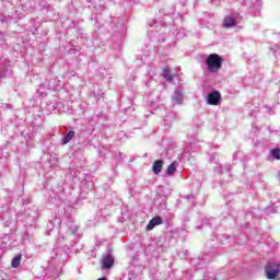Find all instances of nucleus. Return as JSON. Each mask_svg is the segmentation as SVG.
Wrapping results in <instances>:
<instances>
[{"mask_svg":"<svg viewBox=\"0 0 280 280\" xmlns=\"http://www.w3.org/2000/svg\"><path fill=\"white\" fill-rule=\"evenodd\" d=\"M205 62L209 73H218L222 69V57L218 54L209 55Z\"/></svg>","mask_w":280,"mask_h":280,"instance_id":"1","label":"nucleus"},{"mask_svg":"<svg viewBox=\"0 0 280 280\" xmlns=\"http://www.w3.org/2000/svg\"><path fill=\"white\" fill-rule=\"evenodd\" d=\"M75 240H78V226L74 224H71L65 235L59 237V242H65V246H67V248L74 246Z\"/></svg>","mask_w":280,"mask_h":280,"instance_id":"2","label":"nucleus"},{"mask_svg":"<svg viewBox=\"0 0 280 280\" xmlns=\"http://www.w3.org/2000/svg\"><path fill=\"white\" fill-rule=\"evenodd\" d=\"M280 264L276 260H270L265 267V273L267 279H277L279 276Z\"/></svg>","mask_w":280,"mask_h":280,"instance_id":"3","label":"nucleus"},{"mask_svg":"<svg viewBox=\"0 0 280 280\" xmlns=\"http://www.w3.org/2000/svg\"><path fill=\"white\" fill-rule=\"evenodd\" d=\"M220 100H222V94H220L218 91H213L208 94L207 102L209 106H218V104H220Z\"/></svg>","mask_w":280,"mask_h":280,"instance_id":"4","label":"nucleus"},{"mask_svg":"<svg viewBox=\"0 0 280 280\" xmlns=\"http://www.w3.org/2000/svg\"><path fill=\"white\" fill-rule=\"evenodd\" d=\"M103 268L105 270H110L115 266V257L113 255L104 256L102 259Z\"/></svg>","mask_w":280,"mask_h":280,"instance_id":"5","label":"nucleus"},{"mask_svg":"<svg viewBox=\"0 0 280 280\" xmlns=\"http://www.w3.org/2000/svg\"><path fill=\"white\" fill-rule=\"evenodd\" d=\"M159 224H163V219L161 217L152 218L147 225V231H152L154 226H159Z\"/></svg>","mask_w":280,"mask_h":280,"instance_id":"6","label":"nucleus"},{"mask_svg":"<svg viewBox=\"0 0 280 280\" xmlns=\"http://www.w3.org/2000/svg\"><path fill=\"white\" fill-rule=\"evenodd\" d=\"M235 25H237V20H235V18L232 15L225 16L223 27L231 28L235 27Z\"/></svg>","mask_w":280,"mask_h":280,"instance_id":"7","label":"nucleus"},{"mask_svg":"<svg viewBox=\"0 0 280 280\" xmlns=\"http://www.w3.org/2000/svg\"><path fill=\"white\" fill-rule=\"evenodd\" d=\"M183 92H180L178 89L175 90L173 96H172V102L173 104H183Z\"/></svg>","mask_w":280,"mask_h":280,"instance_id":"8","label":"nucleus"},{"mask_svg":"<svg viewBox=\"0 0 280 280\" xmlns=\"http://www.w3.org/2000/svg\"><path fill=\"white\" fill-rule=\"evenodd\" d=\"M152 170H153V173L155 175H159V173L163 170V161L162 160H156L153 163Z\"/></svg>","mask_w":280,"mask_h":280,"instance_id":"9","label":"nucleus"},{"mask_svg":"<svg viewBox=\"0 0 280 280\" xmlns=\"http://www.w3.org/2000/svg\"><path fill=\"white\" fill-rule=\"evenodd\" d=\"M74 137H75V131L73 130L68 131L66 137L62 139V144L67 145V143H70Z\"/></svg>","mask_w":280,"mask_h":280,"instance_id":"10","label":"nucleus"},{"mask_svg":"<svg viewBox=\"0 0 280 280\" xmlns=\"http://www.w3.org/2000/svg\"><path fill=\"white\" fill-rule=\"evenodd\" d=\"M178 165L177 162H173L168 165L167 170H166V174L167 176H172L175 172H176V166Z\"/></svg>","mask_w":280,"mask_h":280,"instance_id":"11","label":"nucleus"},{"mask_svg":"<svg viewBox=\"0 0 280 280\" xmlns=\"http://www.w3.org/2000/svg\"><path fill=\"white\" fill-rule=\"evenodd\" d=\"M21 259H22L21 255H18L16 257H14L11 261L12 268H19V266H21Z\"/></svg>","mask_w":280,"mask_h":280,"instance_id":"12","label":"nucleus"},{"mask_svg":"<svg viewBox=\"0 0 280 280\" xmlns=\"http://www.w3.org/2000/svg\"><path fill=\"white\" fill-rule=\"evenodd\" d=\"M164 80L167 82H172V80H174V75H172V72H170L168 69H164Z\"/></svg>","mask_w":280,"mask_h":280,"instance_id":"13","label":"nucleus"},{"mask_svg":"<svg viewBox=\"0 0 280 280\" xmlns=\"http://www.w3.org/2000/svg\"><path fill=\"white\" fill-rule=\"evenodd\" d=\"M271 156L272 159H276V161H280V149H272Z\"/></svg>","mask_w":280,"mask_h":280,"instance_id":"14","label":"nucleus"},{"mask_svg":"<svg viewBox=\"0 0 280 280\" xmlns=\"http://www.w3.org/2000/svg\"><path fill=\"white\" fill-rule=\"evenodd\" d=\"M85 185H86V187H89L90 189H93V187H94L93 182H86Z\"/></svg>","mask_w":280,"mask_h":280,"instance_id":"15","label":"nucleus"},{"mask_svg":"<svg viewBox=\"0 0 280 280\" xmlns=\"http://www.w3.org/2000/svg\"><path fill=\"white\" fill-rule=\"evenodd\" d=\"M150 25H151V27H154V25H156V21H151V23H150Z\"/></svg>","mask_w":280,"mask_h":280,"instance_id":"16","label":"nucleus"},{"mask_svg":"<svg viewBox=\"0 0 280 280\" xmlns=\"http://www.w3.org/2000/svg\"><path fill=\"white\" fill-rule=\"evenodd\" d=\"M97 280H108V279H106V278H98Z\"/></svg>","mask_w":280,"mask_h":280,"instance_id":"17","label":"nucleus"}]
</instances>
